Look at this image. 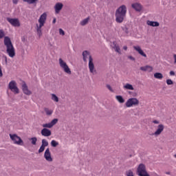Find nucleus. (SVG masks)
Here are the masks:
<instances>
[{
    "instance_id": "0eeeda50",
    "label": "nucleus",
    "mask_w": 176,
    "mask_h": 176,
    "mask_svg": "<svg viewBox=\"0 0 176 176\" xmlns=\"http://www.w3.org/2000/svg\"><path fill=\"white\" fill-rule=\"evenodd\" d=\"M59 65H60V67L63 69V71L66 74L71 75V69H69V67H68V65H67V63L63 61L62 58H59Z\"/></svg>"
},
{
    "instance_id": "f8f14e48",
    "label": "nucleus",
    "mask_w": 176,
    "mask_h": 176,
    "mask_svg": "<svg viewBox=\"0 0 176 176\" xmlns=\"http://www.w3.org/2000/svg\"><path fill=\"white\" fill-rule=\"evenodd\" d=\"M124 17H126V15L116 12V21L117 23H121L124 20Z\"/></svg>"
},
{
    "instance_id": "f3484780",
    "label": "nucleus",
    "mask_w": 176,
    "mask_h": 176,
    "mask_svg": "<svg viewBox=\"0 0 176 176\" xmlns=\"http://www.w3.org/2000/svg\"><path fill=\"white\" fill-rule=\"evenodd\" d=\"M133 49L135 50H136V52H138L139 54L142 56V57H146V54L144 53V51H142V50L141 49V47H140V46H133Z\"/></svg>"
},
{
    "instance_id": "dca6fc26",
    "label": "nucleus",
    "mask_w": 176,
    "mask_h": 176,
    "mask_svg": "<svg viewBox=\"0 0 176 176\" xmlns=\"http://www.w3.org/2000/svg\"><path fill=\"white\" fill-rule=\"evenodd\" d=\"M41 135L43 137H50L52 135V131L47 129V128H44L41 130Z\"/></svg>"
},
{
    "instance_id": "39448f33",
    "label": "nucleus",
    "mask_w": 176,
    "mask_h": 176,
    "mask_svg": "<svg viewBox=\"0 0 176 176\" xmlns=\"http://www.w3.org/2000/svg\"><path fill=\"white\" fill-rule=\"evenodd\" d=\"M10 138L13 141L14 144L16 145H23V140H21V138H20L16 134H12L10 133Z\"/></svg>"
},
{
    "instance_id": "c9c22d12",
    "label": "nucleus",
    "mask_w": 176,
    "mask_h": 176,
    "mask_svg": "<svg viewBox=\"0 0 176 176\" xmlns=\"http://www.w3.org/2000/svg\"><path fill=\"white\" fill-rule=\"evenodd\" d=\"M5 38V32L3 30H0V39Z\"/></svg>"
},
{
    "instance_id": "9d476101",
    "label": "nucleus",
    "mask_w": 176,
    "mask_h": 176,
    "mask_svg": "<svg viewBox=\"0 0 176 176\" xmlns=\"http://www.w3.org/2000/svg\"><path fill=\"white\" fill-rule=\"evenodd\" d=\"M116 13L124 14L126 16V13H127V8L126 7V6L122 5L116 10Z\"/></svg>"
},
{
    "instance_id": "09e8293b",
    "label": "nucleus",
    "mask_w": 176,
    "mask_h": 176,
    "mask_svg": "<svg viewBox=\"0 0 176 176\" xmlns=\"http://www.w3.org/2000/svg\"><path fill=\"white\" fill-rule=\"evenodd\" d=\"M52 23H53V24H55V23H56V18L54 19Z\"/></svg>"
},
{
    "instance_id": "9b49d317",
    "label": "nucleus",
    "mask_w": 176,
    "mask_h": 176,
    "mask_svg": "<svg viewBox=\"0 0 176 176\" xmlns=\"http://www.w3.org/2000/svg\"><path fill=\"white\" fill-rule=\"evenodd\" d=\"M89 68L91 74H93V75H96V74H97V71L94 69V63H93V58H90L89 59Z\"/></svg>"
},
{
    "instance_id": "de8ad7c7",
    "label": "nucleus",
    "mask_w": 176,
    "mask_h": 176,
    "mask_svg": "<svg viewBox=\"0 0 176 176\" xmlns=\"http://www.w3.org/2000/svg\"><path fill=\"white\" fill-rule=\"evenodd\" d=\"M123 49H124V50H127V46H126V45L124 46V47H123Z\"/></svg>"
},
{
    "instance_id": "72a5a7b5",
    "label": "nucleus",
    "mask_w": 176,
    "mask_h": 176,
    "mask_svg": "<svg viewBox=\"0 0 176 176\" xmlns=\"http://www.w3.org/2000/svg\"><path fill=\"white\" fill-rule=\"evenodd\" d=\"M51 145L52 146H54V148H56V146L58 145V142H57L56 140H52Z\"/></svg>"
},
{
    "instance_id": "4468645a",
    "label": "nucleus",
    "mask_w": 176,
    "mask_h": 176,
    "mask_svg": "<svg viewBox=\"0 0 176 176\" xmlns=\"http://www.w3.org/2000/svg\"><path fill=\"white\" fill-rule=\"evenodd\" d=\"M131 8L136 12H141V10H142V5L140 3H133L131 4Z\"/></svg>"
},
{
    "instance_id": "49530a36",
    "label": "nucleus",
    "mask_w": 176,
    "mask_h": 176,
    "mask_svg": "<svg viewBox=\"0 0 176 176\" xmlns=\"http://www.w3.org/2000/svg\"><path fill=\"white\" fill-rule=\"evenodd\" d=\"M174 64H176V54H173Z\"/></svg>"
},
{
    "instance_id": "ea45409f",
    "label": "nucleus",
    "mask_w": 176,
    "mask_h": 176,
    "mask_svg": "<svg viewBox=\"0 0 176 176\" xmlns=\"http://www.w3.org/2000/svg\"><path fill=\"white\" fill-rule=\"evenodd\" d=\"M128 58H129V60H132V61H135V58L131 56H128Z\"/></svg>"
},
{
    "instance_id": "f257e3e1",
    "label": "nucleus",
    "mask_w": 176,
    "mask_h": 176,
    "mask_svg": "<svg viewBox=\"0 0 176 176\" xmlns=\"http://www.w3.org/2000/svg\"><path fill=\"white\" fill-rule=\"evenodd\" d=\"M4 45L6 47V52L10 57H14L16 56V52L14 51V47L12 43V40L9 36L4 37Z\"/></svg>"
},
{
    "instance_id": "423d86ee",
    "label": "nucleus",
    "mask_w": 176,
    "mask_h": 176,
    "mask_svg": "<svg viewBox=\"0 0 176 176\" xmlns=\"http://www.w3.org/2000/svg\"><path fill=\"white\" fill-rule=\"evenodd\" d=\"M8 88L11 91L14 93V94H19V93H20L19 88L17 87V83L14 80H12L9 82Z\"/></svg>"
},
{
    "instance_id": "473e14b6",
    "label": "nucleus",
    "mask_w": 176,
    "mask_h": 176,
    "mask_svg": "<svg viewBox=\"0 0 176 176\" xmlns=\"http://www.w3.org/2000/svg\"><path fill=\"white\" fill-rule=\"evenodd\" d=\"M30 141H32V145H36V141H38V139L36 138H30Z\"/></svg>"
},
{
    "instance_id": "a18cd8bd",
    "label": "nucleus",
    "mask_w": 176,
    "mask_h": 176,
    "mask_svg": "<svg viewBox=\"0 0 176 176\" xmlns=\"http://www.w3.org/2000/svg\"><path fill=\"white\" fill-rule=\"evenodd\" d=\"M153 123H154L155 124H159L160 122L158 120H155L153 121Z\"/></svg>"
},
{
    "instance_id": "1a4fd4ad",
    "label": "nucleus",
    "mask_w": 176,
    "mask_h": 176,
    "mask_svg": "<svg viewBox=\"0 0 176 176\" xmlns=\"http://www.w3.org/2000/svg\"><path fill=\"white\" fill-rule=\"evenodd\" d=\"M164 130V125L160 124L157 126V130L155 131L154 133L152 134V135H155V137H159L162 133H163V131Z\"/></svg>"
},
{
    "instance_id": "4be33fe9",
    "label": "nucleus",
    "mask_w": 176,
    "mask_h": 176,
    "mask_svg": "<svg viewBox=\"0 0 176 176\" xmlns=\"http://www.w3.org/2000/svg\"><path fill=\"white\" fill-rule=\"evenodd\" d=\"M113 49L114 50L118 53V54H122V52L120 51V47H119V45H118V44H116V42H113Z\"/></svg>"
},
{
    "instance_id": "c756f323",
    "label": "nucleus",
    "mask_w": 176,
    "mask_h": 176,
    "mask_svg": "<svg viewBox=\"0 0 176 176\" xmlns=\"http://www.w3.org/2000/svg\"><path fill=\"white\" fill-rule=\"evenodd\" d=\"M41 142H42L41 146H44L45 148H46V146L49 145V142L45 139H43Z\"/></svg>"
},
{
    "instance_id": "a878e982",
    "label": "nucleus",
    "mask_w": 176,
    "mask_h": 176,
    "mask_svg": "<svg viewBox=\"0 0 176 176\" xmlns=\"http://www.w3.org/2000/svg\"><path fill=\"white\" fill-rule=\"evenodd\" d=\"M52 100L54 101L55 102H58V97H57V96H56V94H52Z\"/></svg>"
},
{
    "instance_id": "2eb2a0df",
    "label": "nucleus",
    "mask_w": 176,
    "mask_h": 176,
    "mask_svg": "<svg viewBox=\"0 0 176 176\" xmlns=\"http://www.w3.org/2000/svg\"><path fill=\"white\" fill-rule=\"evenodd\" d=\"M22 90L24 94H26V96H31V94H32L31 91L28 89V86H27V84H25V82H23L22 85Z\"/></svg>"
},
{
    "instance_id": "393cba45",
    "label": "nucleus",
    "mask_w": 176,
    "mask_h": 176,
    "mask_svg": "<svg viewBox=\"0 0 176 176\" xmlns=\"http://www.w3.org/2000/svg\"><path fill=\"white\" fill-rule=\"evenodd\" d=\"M154 78L155 79L162 80V79H163V74L162 73H159V72L155 73Z\"/></svg>"
},
{
    "instance_id": "ddd939ff",
    "label": "nucleus",
    "mask_w": 176,
    "mask_h": 176,
    "mask_svg": "<svg viewBox=\"0 0 176 176\" xmlns=\"http://www.w3.org/2000/svg\"><path fill=\"white\" fill-rule=\"evenodd\" d=\"M44 157L47 162H53V158H52V154H50V150L49 148L45 150Z\"/></svg>"
},
{
    "instance_id": "37998d69",
    "label": "nucleus",
    "mask_w": 176,
    "mask_h": 176,
    "mask_svg": "<svg viewBox=\"0 0 176 176\" xmlns=\"http://www.w3.org/2000/svg\"><path fill=\"white\" fill-rule=\"evenodd\" d=\"M12 2L14 5H17V3H19V0H12Z\"/></svg>"
},
{
    "instance_id": "7ed1b4c3",
    "label": "nucleus",
    "mask_w": 176,
    "mask_h": 176,
    "mask_svg": "<svg viewBox=\"0 0 176 176\" xmlns=\"http://www.w3.org/2000/svg\"><path fill=\"white\" fill-rule=\"evenodd\" d=\"M137 174L139 176H149V174L146 171V167L144 164H140L137 168Z\"/></svg>"
},
{
    "instance_id": "6e6552de",
    "label": "nucleus",
    "mask_w": 176,
    "mask_h": 176,
    "mask_svg": "<svg viewBox=\"0 0 176 176\" xmlns=\"http://www.w3.org/2000/svg\"><path fill=\"white\" fill-rule=\"evenodd\" d=\"M7 21L12 27H20L21 25L19 19L7 18Z\"/></svg>"
},
{
    "instance_id": "20e7f679",
    "label": "nucleus",
    "mask_w": 176,
    "mask_h": 176,
    "mask_svg": "<svg viewBox=\"0 0 176 176\" xmlns=\"http://www.w3.org/2000/svg\"><path fill=\"white\" fill-rule=\"evenodd\" d=\"M140 104V100L135 98H131L127 100L125 103L126 108H131V107H136Z\"/></svg>"
},
{
    "instance_id": "bb28decb",
    "label": "nucleus",
    "mask_w": 176,
    "mask_h": 176,
    "mask_svg": "<svg viewBox=\"0 0 176 176\" xmlns=\"http://www.w3.org/2000/svg\"><path fill=\"white\" fill-rule=\"evenodd\" d=\"M89 17L87 18V19H83V20L80 23V25H82V26L86 25V24H87V23H89Z\"/></svg>"
},
{
    "instance_id": "7c9ffc66",
    "label": "nucleus",
    "mask_w": 176,
    "mask_h": 176,
    "mask_svg": "<svg viewBox=\"0 0 176 176\" xmlns=\"http://www.w3.org/2000/svg\"><path fill=\"white\" fill-rule=\"evenodd\" d=\"M42 126L44 127V129H52V127H53L50 122V123H47V124H43L42 125Z\"/></svg>"
},
{
    "instance_id": "6ab92c4d",
    "label": "nucleus",
    "mask_w": 176,
    "mask_h": 176,
    "mask_svg": "<svg viewBox=\"0 0 176 176\" xmlns=\"http://www.w3.org/2000/svg\"><path fill=\"white\" fill-rule=\"evenodd\" d=\"M141 71H144L147 72H152L153 71V67L152 66L146 65L140 67Z\"/></svg>"
},
{
    "instance_id": "f03ea898",
    "label": "nucleus",
    "mask_w": 176,
    "mask_h": 176,
    "mask_svg": "<svg viewBox=\"0 0 176 176\" xmlns=\"http://www.w3.org/2000/svg\"><path fill=\"white\" fill-rule=\"evenodd\" d=\"M47 19V14L46 12L43 13L38 19L39 24H36V31H37V35H38L39 38L42 36V27L45 25V23H46Z\"/></svg>"
},
{
    "instance_id": "f704fd0d",
    "label": "nucleus",
    "mask_w": 176,
    "mask_h": 176,
    "mask_svg": "<svg viewBox=\"0 0 176 176\" xmlns=\"http://www.w3.org/2000/svg\"><path fill=\"white\" fill-rule=\"evenodd\" d=\"M126 176H134V173H133V170H129L126 172Z\"/></svg>"
},
{
    "instance_id": "e433bc0d",
    "label": "nucleus",
    "mask_w": 176,
    "mask_h": 176,
    "mask_svg": "<svg viewBox=\"0 0 176 176\" xmlns=\"http://www.w3.org/2000/svg\"><path fill=\"white\" fill-rule=\"evenodd\" d=\"M166 84H167L168 85H174V82L172 81L171 79H168V80H166Z\"/></svg>"
},
{
    "instance_id": "a19ab883",
    "label": "nucleus",
    "mask_w": 176,
    "mask_h": 176,
    "mask_svg": "<svg viewBox=\"0 0 176 176\" xmlns=\"http://www.w3.org/2000/svg\"><path fill=\"white\" fill-rule=\"evenodd\" d=\"M169 74L170 76H174L175 75V72H174V71H170Z\"/></svg>"
},
{
    "instance_id": "c03bdc74",
    "label": "nucleus",
    "mask_w": 176,
    "mask_h": 176,
    "mask_svg": "<svg viewBox=\"0 0 176 176\" xmlns=\"http://www.w3.org/2000/svg\"><path fill=\"white\" fill-rule=\"evenodd\" d=\"M107 89H109V90H110V91H112V87H111V85H107Z\"/></svg>"
},
{
    "instance_id": "5701e85b",
    "label": "nucleus",
    "mask_w": 176,
    "mask_h": 176,
    "mask_svg": "<svg viewBox=\"0 0 176 176\" xmlns=\"http://www.w3.org/2000/svg\"><path fill=\"white\" fill-rule=\"evenodd\" d=\"M116 99L120 104H123L124 102V98H123L122 96H116Z\"/></svg>"
},
{
    "instance_id": "4c0bfd02",
    "label": "nucleus",
    "mask_w": 176,
    "mask_h": 176,
    "mask_svg": "<svg viewBox=\"0 0 176 176\" xmlns=\"http://www.w3.org/2000/svg\"><path fill=\"white\" fill-rule=\"evenodd\" d=\"M45 146H41L40 148L38 149V153H42V152H43V151H45Z\"/></svg>"
},
{
    "instance_id": "2f4dec72",
    "label": "nucleus",
    "mask_w": 176,
    "mask_h": 176,
    "mask_svg": "<svg viewBox=\"0 0 176 176\" xmlns=\"http://www.w3.org/2000/svg\"><path fill=\"white\" fill-rule=\"evenodd\" d=\"M58 122V119H57V118H55V119L52 120L50 122L51 126H52V127H53V126H54L55 124H57V122Z\"/></svg>"
},
{
    "instance_id": "aec40b11",
    "label": "nucleus",
    "mask_w": 176,
    "mask_h": 176,
    "mask_svg": "<svg viewBox=\"0 0 176 176\" xmlns=\"http://www.w3.org/2000/svg\"><path fill=\"white\" fill-rule=\"evenodd\" d=\"M82 56H83V60L84 61H87V58H89V61H90V58H91V56L87 51H84L82 52Z\"/></svg>"
},
{
    "instance_id": "79ce46f5",
    "label": "nucleus",
    "mask_w": 176,
    "mask_h": 176,
    "mask_svg": "<svg viewBox=\"0 0 176 176\" xmlns=\"http://www.w3.org/2000/svg\"><path fill=\"white\" fill-rule=\"evenodd\" d=\"M3 76V73H2V69L1 68L0 66V78H2Z\"/></svg>"
},
{
    "instance_id": "a211bd4d",
    "label": "nucleus",
    "mask_w": 176,
    "mask_h": 176,
    "mask_svg": "<svg viewBox=\"0 0 176 176\" xmlns=\"http://www.w3.org/2000/svg\"><path fill=\"white\" fill-rule=\"evenodd\" d=\"M63 3H57L55 6H54V9H55V13L56 14H58V13H60V11L61 10V9H63Z\"/></svg>"
},
{
    "instance_id": "412c9836",
    "label": "nucleus",
    "mask_w": 176,
    "mask_h": 176,
    "mask_svg": "<svg viewBox=\"0 0 176 176\" xmlns=\"http://www.w3.org/2000/svg\"><path fill=\"white\" fill-rule=\"evenodd\" d=\"M146 24L147 25H150V27H159L160 25L159 22L152 21H147Z\"/></svg>"
},
{
    "instance_id": "cd10ccee",
    "label": "nucleus",
    "mask_w": 176,
    "mask_h": 176,
    "mask_svg": "<svg viewBox=\"0 0 176 176\" xmlns=\"http://www.w3.org/2000/svg\"><path fill=\"white\" fill-rule=\"evenodd\" d=\"M44 111L46 113V115L50 116L53 113V110L49 109L48 108H45Z\"/></svg>"
},
{
    "instance_id": "c85d7f7f",
    "label": "nucleus",
    "mask_w": 176,
    "mask_h": 176,
    "mask_svg": "<svg viewBox=\"0 0 176 176\" xmlns=\"http://www.w3.org/2000/svg\"><path fill=\"white\" fill-rule=\"evenodd\" d=\"M23 2H27L29 5H32V3H36L38 0H23Z\"/></svg>"
},
{
    "instance_id": "b1692460",
    "label": "nucleus",
    "mask_w": 176,
    "mask_h": 176,
    "mask_svg": "<svg viewBox=\"0 0 176 176\" xmlns=\"http://www.w3.org/2000/svg\"><path fill=\"white\" fill-rule=\"evenodd\" d=\"M124 89H125V90H134V87L129 83H126L124 85Z\"/></svg>"
},
{
    "instance_id": "58836bf2",
    "label": "nucleus",
    "mask_w": 176,
    "mask_h": 176,
    "mask_svg": "<svg viewBox=\"0 0 176 176\" xmlns=\"http://www.w3.org/2000/svg\"><path fill=\"white\" fill-rule=\"evenodd\" d=\"M60 35H65V32L63 29H59Z\"/></svg>"
}]
</instances>
